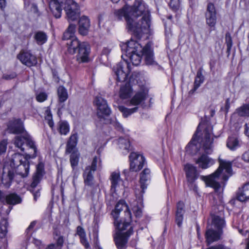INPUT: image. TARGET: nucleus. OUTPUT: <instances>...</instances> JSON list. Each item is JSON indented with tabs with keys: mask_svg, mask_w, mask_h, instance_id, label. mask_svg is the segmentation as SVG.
Masks as SVG:
<instances>
[{
	"mask_svg": "<svg viewBox=\"0 0 249 249\" xmlns=\"http://www.w3.org/2000/svg\"><path fill=\"white\" fill-rule=\"evenodd\" d=\"M118 18H124L128 31L139 34L148 31L150 26V15L147 6L142 1L137 0L132 7L124 6L115 12Z\"/></svg>",
	"mask_w": 249,
	"mask_h": 249,
	"instance_id": "f257e3e1",
	"label": "nucleus"
},
{
	"mask_svg": "<svg viewBox=\"0 0 249 249\" xmlns=\"http://www.w3.org/2000/svg\"><path fill=\"white\" fill-rule=\"evenodd\" d=\"M114 220V224L117 231L114 236V240L118 249H125L129 236L133 232L131 222V213L124 200L116 204L111 212Z\"/></svg>",
	"mask_w": 249,
	"mask_h": 249,
	"instance_id": "f03ea898",
	"label": "nucleus"
},
{
	"mask_svg": "<svg viewBox=\"0 0 249 249\" xmlns=\"http://www.w3.org/2000/svg\"><path fill=\"white\" fill-rule=\"evenodd\" d=\"M201 125L199 124L198 126L192 140L186 147V151L189 154H196L201 147L208 154L213 152V140L211 138L212 127L211 125L205 127L203 133L201 134L200 132Z\"/></svg>",
	"mask_w": 249,
	"mask_h": 249,
	"instance_id": "7ed1b4c3",
	"label": "nucleus"
},
{
	"mask_svg": "<svg viewBox=\"0 0 249 249\" xmlns=\"http://www.w3.org/2000/svg\"><path fill=\"white\" fill-rule=\"evenodd\" d=\"M68 51L71 54L77 53L76 57L79 63L87 62L89 61L90 46L85 42H81L77 38L68 40L67 42Z\"/></svg>",
	"mask_w": 249,
	"mask_h": 249,
	"instance_id": "20e7f679",
	"label": "nucleus"
},
{
	"mask_svg": "<svg viewBox=\"0 0 249 249\" xmlns=\"http://www.w3.org/2000/svg\"><path fill=\"white\" fill-rule=\"evenodd\" d=\"M94 104L97 107V115L101 124H111L118 129L121 128V124L116 119L109 118L111 110L105 100L101 97L97 96L95 98Z\"/></svg>",
	"mask_w": 249,
	"mask_h": 249,
	"instance_id": "39448f33",
	"label": "nucleus"
},
{
	"mask_svg": "<svg viewBox=\"0 0 249 249\" xmlns=\"http://www.w3.org/2000/svg\"><path fill=\"white\" fill-rule=\"evenodd\" d=\"M125 53V56L129 57L133 65L138 66L143 55L142 45L138 41L130 39L122 47Z\"/></svg>",
	"mask_w": 249,
	"mask_h": 249,
	"instance_id": "423d86ee",
	"label": "nucleus"
},
{
	"mask_svg": "<svg viewBox=\"0 0 249 249\" xmlns=\"http://www.w3.org/2000/svg\"><path fill=\"white\" fill-rule=\"evenodd\" d=\"M22 156L19 154H15L12 160L5 162L3 165H1L3 171H14L16 168H19V170H24V171L27 172L29 170V163L28 161L23 158Z\"/></svg>",
	"mask_w": 249,
	"mask_h": 249,
	"instance_id": "0eeeda50",
	"label": "nucleus"
},
{
	"mask_svg": "<svg viewBox=\"0 0 249 249\" xmlns=\"http://www.w3.org/2000/svg\"><path fill=\"white\" fill-rule=\"evenodd\" d=\"M227 173L229 175L225 174V172H213L208 176H202L201 178L205 181L207 186L218 189L220 186L218 181L221 182L227 181L229 177L232 175V172Z\"/></svg>",
	"mask_w": 249,
	"mask_h": 249,
	"instance_id": "6e6552de",
	"label": "nucleus"
},
{
	"mask_svg": "<svg viewBox=\"0 0 249 249\" xmlns=\"http://www.w3.org/2000/svg\"><path fill=\"white\" fill-rule=\"evenodd\" d=\"M21 135L15 137L14 142L15 145L20 149L21 151H23L24 150L23 146L26 144V146H29L34 151L32 157H35L36 155L37 149L34 142L32 140L31 137L27 132L21 133Z\"/></svg>",
	"mask_w": 249,
	"mask_h": 249,
	"instance_id": "1a4fd4ad",
	"label": "nucleus"
},
{
	"mask_svg": "<svg viewBox=\"0 0 249 249\" xmlns=\"http://www.w3.org/2000/svg\"><path fill=\"white\" fill-rule=\"evenodd\" d=\"M130 170L131 171H139L143 169L142 171H146L145 159L143 155L137 152H131L129 156Z\"/></svg>",
	"mask_w": 249,
	"mask_h": 249,
	"instance_id": "9d476101",
	"label": "nucleus"
},
{
	"mask_svg": "<svg viewBox=\"0 0 249 249\" xmlns=\"http://www.w3.org/2000/svg\"><path fill=\"white\" fill-rule=\"evenodd\" d=\"M114 71L117 76V81H124L131 71L130 64L126 61L121 62L114 67Z\"/></svg>",
	"mask_w": 249,
	"mask_h": 249,
	"instance_id": "9b49d317",
	"label": "nucleus"
},
{
	"mask_svg": "<svg viewBox=\"0 0 249 249\" xmlns=\"http://www.w3.org/2000/svg\"><path fill=\"white\" fill-rule=\"evenodd\" d=\"M65 11L69 22L77 20L80 16V11L77 3L72 0H68L65 7Z\"/></svg>",
	"mask_w": 249,
	"mask_h": 249,
	"instance_id": "f8f14e48",
	"label": "nucleus"
},
{
	"mask_svg": "<svg viewBox=\"0 0 249 249\" xmlns=\"http://www.w3.org/2000/svg\"><path fill=\"white\" fill-rule=\"evenodd\" d=\"M206 24L211 28H214L217 22V12L214 5L212 3H208L205 13Z\"/></svg>",
	"mask_w": 249,
	"mask_h": 249,
	"instance_id": "ddd939ff",
	"label": "nucleus"
},
{
	"mask_svg": "<svg viewBox=\"0 0 249 249\" xmlns=\"http://www.w3.org/2000/svg\"><path fill=\"white\" fill-rule=\"evenodd\" d=\"M150 182V176L149 172H141L140 175V183L141 188V191L138 193L135 191V195L136 197L139 199L140 201L142 200L143 195L145 192V190L147 188V186ZM139 192V191H138Z\"/></svg>",
	"mask_w": 249,
	"mask_h": 249,
	"instance_id": "4468645a",
	"label": "nucleus"
},
{
	"mask_svg": "<svg viewBox=\"0 0 249 249\" xmlns=\"http://www.w3.org/2000/svg\"><path fill=\"white\" fill-rule=\"evenodd\" d=\"M223 233V231L214 229L213 227L208 226L205 232L206 241L208 245L219 240Z\"/></svg>",
	"mask_w": 249,
	"mask_h": 249,
	"instance_id": "2eb2a0df",
	"label": "nucleus"
},
{
	"mask_svg": "<svg viewBox=\"0 0 249 249\" xmlns=\"http://www.w3.org/2000/svg\"><path fill=\"white\" fill-rule=\"evenodd\" d=\"M21 63L28 67H31L37 63L36 57L28 51H21L18 55Z\"/></svg>",
	"mask_w": 249,
	"mask_h": 249,
	"instance_id": "dca6fc26",
	"label": "nucleus"
},
{
	"mask_svg": "<svg viewBox=\"0 0 249 249\" xmlns=\"http://www.w3.org/2000/svg\"><path fill=\"white\" fill-rule=\"evenodd\" d=\"M43 176V172H36L33 176V181L29 189V191L33 194L34 199L36 201L40 196V193L39 189L35 190V189L42 179Z\"/></svg>",
	"mask_w": 249,
	"mask_h": 249,
	"instance_id": "f3484780",
	"label": "nucleus"
},
{
	"mask_svg": "<svg viewBox=\"0 0 249 249\" xmlns=\"http://www.w3.org/2000/svg\"><path fill=\"white\" fill-rule=\"evenodd\" d=\"M7 131L10 133L21 134L26 132L24 127L23 122L20 119H17L9 122Z\"/></svg>",
	"mask_w": 249,
	"mask_h": 249,
	"instance_id": "a211bd4d",
	"label": "nucleus"
},
{
	"mask_svg": "<svg viewBox=\"0 0 249 249\" xmlns=\"http://www.w3.org/2000/svg\"><path fill=\"white\" fill-rule=\"evenodd\" d=\"M143 55L144 56L145 63L147 65H155L156 62L154 60V54L151 49V44L147 43L144 47H142Z\"/></svg>",
	"mask_w": 249,
	"mask_h": 249,
	"instance_id": "6ab92c4d",
	"label": "nucleus"
},
{
	"mask_svg": "<svg viewBox=\"0 0 249 249\" xmlns=\"http://www.w3.org/2000/svg\"><path fill=\"white\" fill-rule=\"evenodd\" d=\"M61 0H51L49 2V8L53 16L56 18H59L61 16L62 8L61 4L63 2Z\"/></svg>",
	"mask_w": 249,
	"mask_h": 249,
	"instance_id": "aec40b11",
	"label": "nucleus"
},
{
	"mask_svg": "<svg viewBox=\"0 0 249 249\" xmlns=\"http://www.w3.org/2000/svg\"><path fill=\"white\" fill-rule=\"evenodd\" d=\"M196 163L202 169H206L213 165L214 161L209 156L202 154L196 161Z\"/></svg>",
	"mask_w": 249,
	"mask_h": 249,
	"instance_id": "412c9836",
	"label": "nucleus"
},
{
	"mask_svg": "<svg viewBox=\"0 0 249 249\" xmlns=\"http://www.w3.org/2000/svg\"><path fill=\"white\" fill-rule=\"evenodd\" d=\"M114 142L118 146L122 154L126 155L129 152L130 144L128 137L123 138L121 137Z\"/></svg>",
	"mask_w": 249,
	"mask_h": 249,
	"instance_id": "4be33fe9",
	"label": "nucleus"
},
{
	"mask_svg": "<svg viewBox=\"0 0 249 249\" xmlns=\"http://www.w3.org/2000/svg\"><path fill=\"white\" fill-rule=\"evenodd\" d=\"M147 97V91L141 90L137 92L129 101V104L132 106H138L142 103Z\"/></svg>",
	"mask_w": 249,
	"mask_h": 249,
	"instance_id": "5701e85b",
	"label": "nucleus"
},
{
	"mask_svg": "<svg viewBox=\"0 0 249 249\" xmlns=\"http://www.w3.org/2000/svg\"><path fill=\"white\" fill-rule=\"evenodd\" d=\"M184 204L182 201H179L177 205L175 221L178 227L182 225L183 215L185 213Z\"/></svg>",
	"mask_w": 249,
	"mask_h": 249,
	"instance_id": "b1692460",
	"label": "nucleus"
},
{
	"mask_svg": "<svg viewBox=\"0 0 249 249\" xmlns=\"http://www.w3.org/2000/svg\"><path fill=\"white\" fill-rule=\"evenodd\" d=\"M90 27V21L88 17L86 16L82 17L79 21L78 31L80 35L86 36L89 32Z\"/></svg>",
	"mask_w": 249,
	"mask_h": 249,
	"instance_id": "393cba45",
	"label": "nucleus"
},
{
	"mask_svg": "<svg viewBox=\"0 0 249 249\" xmlns=\"http://www.w3.org/2000/svg\"><path fill=\"white\" fill-rule=\"evenodd\" d=\"M236 198L241 202L249 200V182L245 183L242 188L239 189L236 194Z\"/></svg>",
	"mask_w": 249,
	"mask_h": 249,
	"instance_id": "a878e982",
	"label": "nucleus"
},
{
	"mask_svg": "<svg viewBox=\"0 0 249 249\" xmlns=\"http://www.w3.org/2000/svg\"><path fill=\"white\" fill-rule=\"evenodd\" d=\"M210 227H213L216 230L223 231V229L226 227V222L223 217L216 215L212 216V225Z\"/></svg>",
	"mask_w": 249,
	"mask_h": 249,
	"instance_id": "bb28decb",
	"label": "nucleus"
},
{
	"mask_svg": "<svg viewBox=\"0 0 249 249\" xmlns=\"http://www.w3.org/2000/svg\"><path fill=\"white\" fill-rule=\"evenodd\" d=\"M219 167L215 171H231L233 164H235V161H230L226 160L218 159Z\"/></svg>",
	"mask_w": 249,
	"mask_h": 249,
	"instance_id": "cd10ccee",
	"label": "nucleus"
},
{
	"mask_svg": "<svg viewBox=\"0 0 249 249\" xmlns=\"http://www.w3.org/2000/svg\"><path fill=\"white\" fill-rule=\"evenodd\" d=\"M204 77L202 74V69L200 68L196 72V75L195 77L194 88L190 90V93H194L195 91L200 86L201 84L204 82Z\"/></svg>",
	"mask_w": 249,
	"mask_h": 249,
	"instance_id": "c85d7f7f",
	"label": "nucleus"
},
{
	"mask_svg": "<svg viewBox=\"0 0 249 249\" xmlns=\"http://www.w3.org/2000/svg\"><path fill=\"white\" fill-rule=\"evenodd\" d=\"M186 178L189 183V186L191 190L194 192L197 193V187L196 184H194V181L198 178V172H186Z\"/></svg>",
	"mask_w": 249,
	"mask_h": 249,
	"instance_id": "c756f323",
	"label": "nucleus"
},
{
	"mask_svg": "<svg viewBox=\"0 0 249 249\" xmlns=\"http://www.w3.org/2000/svg\"><path fill=\"white\" fill-rule=\"evenodd\" d=\"M77 142V134L75 133L71 136L66 145V153L70 154L75 149L76 145Z\"/></svg>",
	"mask_w": 249,
	"mask_h": 249,
	"instance_id": "7c9ffc66",
	"label": "nucleus"
},
{
	"mask_svg": "<svg viewBox=\"0 0 249 249\" xmlns=\"http://www.w3.org/2000/svg\"><path fill=\"white\" fill-rule=\"evenodd\" d=\"M33 38L37 45H41L46 42L48 36L45 32L39 31L35 32Z\"/></svg>",
	"mask_w": 249,
	"mask_h": 249,
	"instance_id": "2f4dec72",
	"label": "nucleus"
},
{
	"mask_svg": "<svg viewBox=\"0 0 249 249\" xmlns=\"http://www.w3.org/2000/svg\"><path fill=\"white\" fill-rule=\"evenodd\" d=\"M76 234L79 236L80 242L85 248L86 249L89 248L90 246L87 239L85 231L82 227L79 226L77 227Z\"/></svg>",
	"mask_w": 249,
	"mask_h": 249,
	"instance_id": "473e14b6",
	"label": "nucleus"
},
{
	"mask_svg": "<svg viewBox=\"0 0 249 249\" xmlns=\"http://www.w3.org/2000/svg\"><path fill=\"white\" fill-rule=\"evenodd\" d=\"M249 116V104L244 105L236 109V111L232 114L231 119H235L238 116Z\"/></svg>",
	"mask_w": 249,
	"mask_h": 249,
	"instance_id": "72a5a7b5",
	"label": "nucleus"
},
{
	"mask_svg": "<svg viewBox=\"0 0 249 249\" xmlns=\"http://www.w3.org/2000/svg\"><path fill=\"white\" fill-rule=\"evenodd\" d=\"M24 7L28 12L35 14L38 13L37 6L34 0H24Z\"/></svg>",
	"mask_w": 249,
	"mask_h": 249,
	"instance_id": "f704fd0d",
	"label": "nucleus"
},
{
	"mask_svg": "<svg viewBox=\"0 0 249 249\" xmlns=\"http://www.w3.org/2000/svg\"><path fill=\"white\" fill-rule=\"evenodd\" d=\"M132 89L130 83H126L121 87L119 95L122 99H126L129 97L132 93Z\"/></svg>",
	"mask_w": 249,
	"mask_h": 249,
	"instance_id": "c9c22d12",
	"label": "nucleus"
},
{
	"mask_svg": "<svg viewBox=\"0 0 249 249\" xmlns=\"http://www.w3.org/2000/svg\"><path fill=\"white\" fill-rule=\"evenodd\" d=\"M21 198L16 193H12L5 196V202L10 205H16L20 203Z\"/></svg>",
	"mask_w": 249,
	"mask_h": 249,
	"instance_id": "e433bc0d",
	"label": "nucleus"
},
{
	"mask_svg": "<svg viewBox=\"0 0 249 249\" xmlns=\"http://www.w3.org/2000/svg\"><path fill=\"white\" fill-rule=\"evenodd\" d=\"M1 182L6 187L8 188L14 178V172H2Z\"/></svg>",
	"mask_w": 249,
	"mask_h": 249,
	"instance_id": "4c0bfd02",
	"label": "nucleus"
},
{
	"mask_svg": "<svg viewBox=\"0 0 249 249\" xmlns=\"http://www.w3.org/2000/svg\"><path fill=\"white\" fill-rule=\"evenodd\" d=\"M101 160L100 157L97 156L93 158L91 165L87 168V170H89V171H95L96 170H101Z\"/></svg>",
	"mask_w": 249,
	"mask_h": 249,
	"instance_id": "58836bf2",
	"label": "nucleus"
},
{
	"mask_svg": "<svg viewBox=\"0 0 249 249\" xmlns=\"http://www.w3.org/2000/svg\"><path fill=\"white\" fill-rule=\"evenodd\" d=\"M57 94L59 102L62 103L64 102L68 97L67 89L63 86H59L57 89Z\"/></svg>",
	"mask_w": 249,
	"mask_h": 249,
	"instance_id": "ea45409f",
	"label": "nucleus"
},
{
	"mask_svg": "<svg viewBox=\"0 0 249 249\" xmlns=\"http://www.w3.org/2000/svg\"><path fill=\"white\" fill-rule=\"evenodd\" d=\"M70 156V162L73 170H75L78 165L80 154L77 151L71 152Z\"/></svg>",
	"mask_w": 249,
	"mask_h": 249,
	"instance_id": "a19ab883",
	"label": "nucleus"
},
{
	"mask_svg": "<svg viewBox=\"0 0 249 249\" xmlns=\"http://www.w3.org/2000/svg\"><path fill=\"white\" fill-rule=\"evenodd\" d=\"M227 146L231 150H234L239 146V141L235 137H230L227 142Z\"/></svg>",
	"mask_w": 249,
	"mask_h": 249,
	"instance_id": "79ce46f5",
	"label": "nucleus"
},
{
	"mask_svg": "<svg viewBox=\"0 0 249 249\" xmlns=\"http://www.w3.org/2000/svg\"><path fill=\"white\" fill-rule=\"evenodd\" d=\"M119 110L123 113L124 117H127L132 113L136 112L138 109V107H134L132 108H127L124 106H120L118 107Z\"/></svg>",
	"mask_w": 249,
	"mask_h": 249,
	"instance_id": "37998d69",
	"label": "nucleus"
},
{
	"mask_svg": "<svg viewBox=\"0 0 249 249\" xmlns=\"http://www.w3.org/2000/svg\"><path fill=\"white\" fill-rule=\"evenodd\" d=\"M8 222L5 219H3L0 222V237H4L7 233Z\"/></svg>",
	"mask_w": 249,
	"mask_h": 249,
	"instance_id": "c03bdc74",
	"label": "nucleus"
},
{
	"mask_svg": "<svg viewBox=\"0 0 249 249\" xmlns=\"http://www.w3.org/2000/svg\"><path fill=\"white\" fill-rule=\"evenodd\" d=\"M58 130L61 135H66L70 130L69 125L66 122H60Z\"/></svg>",
	"mask_w": 249,
	"mask_h": 249,
	"instance_id": "a18cd8bd",
	"label": "nucleus"
},
{
	"mask_svg": "<svg viewBox=\"0 0 249 249\" xmlns=\"http://www.w3.org/2000/svg\"><path fill=\"white\" fill-rule=\"evenodd\" d=\"M111 188H115L118 183L121 181L119 173L113 172L111 175Z\"/></svg>",
	"mask_w": 249,
	"mask_h": 249,
	"instance_id": "49530a36",
	"label": "nucleus"
},
{
	"mask_svg": "<svg viewBox=\"0 0 249 249\" xmlns=\"http://www.w3.org/2000/svg\"><path fill=\"white\" fill-rule=\"evenodd\" d=\"M169 6L172 11L176 12L180 11L182 8L180 0H171Z\"/></svg>",
	"mask_w": 249,
	"mask_h": 249,
	"instance_id": "de8ad7c7",
	"label": "nucleus"
},
{
	"mask_svg": "<svg viewBox=\"0 0 249 249\" xmlns=\"http://www.w3.org/2000/svg\"><path fill=\"white\" fill-rule=\"evenodd\" d=\"M83 177L86 185L91 186L93 184L94 178L92 172H84Z\"/></svg>",
	"mask_w": 249,
	"mask_h": 249,
	"instance_id": "09e8293b",
	"label": "nucleus"
},
{
	"mask_svg": "<svg viewBox=\"0 0 249 249\" xmlns=\"http://www.w3.org/2000/svg\"><path fill=\"white\" fill-rule=\"evenodd\" d=\"M47 94L44 92H41L36 95V100L39 102H43L47 100Z\"/></svg>",
	"mask_w": 249,
	"mask_h": 249,
	"instance_id": "8fccbe9b",
	"label": "nucleus"
},
{
	"mask_svg": "<svg viewBox=\"0 0 249 249\" xmlns=\"http://www.w3.org/2000/svg\"><path fill=\"white\" fill-rule=\"evenodd\" d=\"M7 142L3 140L0 142V154H2L6 152L7 149Z\"/></svg>",
	"mask_w": 249,
	"mask_h": 249,
	"instance_id": "3c124183",
	"label": "nucleus"
},
{
	"mask_svg": "<svg viewBox=\"0 0 249 249\" xmlns=\"http://www.w3.org/2000/svg\"><path fill=\"white\" fill-rule=\"evenodd\" d=\"M226 42L227 46V49L230 50L232 46V39L229 33L226 34Z\"/></svg>",
	"mask_w": 249,
	"mask_h": 249,
	"instance_id": "603ef678",
	"label": "nucleus"
},
{
	"mask_svg": "<svg viewBox=\"0 0 249 249\" xmlns=\"http://www.w3.org/2000/svg\"><path fill=\"white\" fill-rule=\"evenodd\" d=\"M184 171H196V168L192 164L187 163L184 166Z\"/></svg>",
	"mask_w": 249,
	"mask_h": 249,
	"instance_id": "864d4df0",
	"label": "nucleus"
},
{
	"mask_svg": "<svg viewBox=\"0 0 249 249\" xmlns=\"http://www.w3.org/2000/svg\"><path fill=\"white\" fill-rule=\"evenodd\" d=\"M36 224V221H32L30 223V224L29 226V227H28V228L26 229V232H27V234H28L29 236L31 235V233H30V231L33 230V229L34 228Z\"/></svg>",
	"mask_w": 249,
	"mask_h": 249,
	"instance_id": "5fc2aeb1",
	"label": "nucleus"
},
{
	"mask_svg": "<svg viewBox=\"0 0 249 249\" xmlns=\"http://www.w3.org/2000/svg\"><path fill=\"white\" fill-rule=\"evenodd\" d=\"M76 26L73 24H70L66 32L70 33L72 36L74 35L75 31Z\"/></svg>",
	"mask_w": 249,
	"mask_h": 249,
	"instance_id": "6e6d98bb",
	"label": "nucleus"
},
{
	"mask_svg": "<svg viewBox=\"0 0 249 249\" xmlns=\"http://www.w3.org/2000/svg\"><path fill=\"white\" fill-rule=\"evenodd\" d=\"M134 213L136 217H140L142 215V210L139 207H136L134 209Z\"/></svg>",
	"mask_w": 249,
	"mask_h": 249,
	"instance_id": "4d7b16f0",
	"label": "nucleus"
},
{
	"mask_svg": "<svg viewBox=\"0 0 249 249\" xmlns=\"http://www.w3.org/2000/svg\"><path fill=\"white\" fill-rule=\"evenodd\" d=\"M73 38H75L73 36L70 34V33L65 32L63 34V39L64 40H67L68 41L70 39H72Z\"/></svg>",
	"mask_w": 249,
	"mask_h": 249,
	"instance_id": "13d9d810",
	"label": "nucleus"
},
{
	"mask_svg": "<svg viewBox=\"0 0 249 249\" xmlns=\"http://www.w3.org/2000/svg\"><path fill=\"white\" fill-rule=\"evenodd\" d=\"M64 243V239L62 236H59L56 240V246L59 248H61Z\"/></svg>",
	"mask_w": 249,
	"mask_h": 249,
	"instance_id": "bf43d9fd",
	"label": "nucleus"
},
{
	"mask_svg": "<svg viewBox=\"0 0 249 249\" xmlns=\"http://www.w3.org/2000/svg\"><path fill=\"white\" fill-rule=\"evenodd\" d=\"M242 159L248 162H249V150L245 152L242 155Z\"/></svg>",
	"mask_w": 249,
	"mask_h": 249,
	"instance_id": "052dcab7",
	"label": "nucleus"
},
{
	"mask_svg": "<svg viewBox=\"0 0 249 249\" xmlns=\"http://www.w3.org/2000/svg\"><path fill=\"white\" fill-rule=\"evenodd\" d=\"M44 163L41 161L39 162L36 166V171H43L44 170Z\"/></svg>",
	"mask_w": 249,
	"mask_h": 249,
	"instance_id": "680f3d73",
	"label": "nucleus"
},
{
	"mask_svg": "<svg viewBox=\"0 0 249 249\" xmlns=\"http://www.w3.org/2000/svg\"><path fill=\"white\" fill-rule=\"evenodd\" d=\"M16 75L15 73H12L11 74H4L3 76V78L6 80H9L13 79L16 77Z\"/></svg>",
	"mask_w": 249,
	"mask_h": 249,
	"instance_id": "e2e57ef3",
	"label": "nucleus"
},
{
	"mask_svg": "<svg viewBox=\"0 0 249 249\" xmlns=\"http://www.w3.org/2000/svg\"><path fill=\"white\" fill-rule=\"evenodd\" d=\"M45 119L48 120V117L50 116L51 117H52V115L51 112V110L49 107H47V108L45 110Z\"/></svg>",
	"mask_w": 249,
	"mask_h": 249,
	"instance_id": "0e129e2a",
	"label": "nucleus"
},
{
	"mask_svg": "<svg viewBox=\"0 0 249 249\" xmlns=\"http://www.w3.org/2000/svg\"><path fill=\"white\" fill-rule=\"evenodd\" d=\"M48 121V124H49V125L51 127H53V118L52 117H51L50 116L48 117V120H47Z\"/></svg>",
	"mask_w": 249,
	"mask_h": 249,
	"instance_id": "69168bd1",
	"label": "nucleus"
},
{
	"mask_svg": "<svg viewBox=\"0 0 249 249\" xmlns=\"http://www.w3.org/2000/svg\"><path fill=\"white\" fill-rule=\"evenodd\" d=\"M5 196L3 193L0 191V201L4 202L5 201Z\"/></svg>",
	"mask_w": 249,
	"mask_h": 249,
	"instance_id": "338daca9",
	"label": "nucleus"
},
{
	"mask_svg": "<svg viewBox=\"0 0 249 249\" xmlns=\"http://www.w3.org/2000/svg\"><path fill=\"white\" fill-rule=\"evenodd\" d=\"M245 126V133L249 137V123L248 124H246Z\"/></svg>",
	"mask_w": 249,
	"mask_h": 249,
	"instance_id": "774afa93",
	"label": "nucleus"
}]
</instances>
